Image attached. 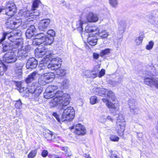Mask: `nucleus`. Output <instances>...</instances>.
<instances>
[{
  "label": "nucleus",
  "instance_id": "1",
  "mask_svg": "<svg viewBox=\"0 0 158 158\" xmlns=\"http://www.w3.org/2000/svg\"><path fill=\"white\" fill-rule=\"evenodd\" d=\"M35 55L37 57H41L43 55L47 54L48 49L44 47L39 46L35 50ZM54 55L51 53L47 54L40 61V71H44L45 68H48L52 70H56L58 75L60 77H63L66 74L65 70L63 69H59L61 63V59L59 57L55 58Z\"/></svg>",
  "mask_w": 158,
  "mask_h": 158
},
{
  "label": "nucleus",
  "instance_id": "2",
  "mask_svg": "<svg viewBox=\"0 0 158 158\" xmlns=\"http://www.w3.org/2000/svg\"><path fill=\"white\" fill-rule=\"evenodd\" d=\"M57 89V87L54 85L49 86L46 88L47 92H51L55 95L54 98L50 102L49 105L52 108L58 106L60 109H63L64 107L69 104L70 96L68 94H64L61 90L56 91Z\"/></svg>",
  "mask_w": 158,
  "mask_h": 158
},
{
  "label": "nucleus",
  "instance_id": "3",
  "mask_svg": "<svg viewBox=\"0 0 158 158\" xmlns=\"http://www.w3.org/2000/svg\"><path fill=\"white\" fill-rule=\"evenodd\" d=\"M125 124L124 117L122 115H119L117 119L115 129L118 135L123 136L125 130Z\"/></svg>",
  "mask_w": 158,
  "mask_h": 158
},
{
  "label": "nucleus",
  "instance_id": "4",
  "mask_svg": "<svg viewBox=\"0 0 158 158\" xmlns=\"http://www.w3.org/2000/svg\"><path fill=\"white\" fill-rule=\"evenodd\" d=\"M55 77V74L52 72H48L41 75L38 79L39 84L44 85L52 81Z\"/></svg>",
  "mask_w": 158,
  "mask_h": 158
},
{
  "label": "nucleus",
  "instance_id": "5",
  "mask_svg": "<svg viewBox=\"0 0 158 158\" xmlns=\"http://www.w3.org/2000/svg\"><path fill=\"white\" fill-rule=\"evenodd\" d=\"M75 112L73 108L70 106L65 109L61 118L62 122L65 121H71L74 117Z\"/></svg>",
  "mask_w": 158,
  "mask_h": 158
},
{
  "label": "nucleus",
  "instance_id": "6",
  "mask_svg": "<svg viewBox=\"0 0 158 158\" xmlns=\"http://www.w3.org/2000/svg\"><path fill=\"white\" fill-rule=\"evenodd\" d=\"M21 19H16L15 18H9L6 23V27L8 28L13 29L20 26L21 24Z\"/></svg>",
  "mask_w": 158,
  "mask_h": 158
},
{
  "label": "nucleus",
  "instance_id": "7",
  "mask_svg": "<svg viewBox=\"0 0 158 158\" xmlns=\"http://www.w3.org/2000/svg\"><path fill=\"white\" fill-rule=\"evenodd\" d=\"M40 15V13L37 10L33 9L31 10V12L29 11H27L26 12L24 13L23 15L25 17L26 20L28 21H32L36 16H38Z\"/></svg>",
  "mask_w": 158,
  "mask_h": 158
},
{
  "label": "nucleus",
  "instance_id": "8",
  "mask_svg": "<svg viewBox=\"0 0 158 158\" xmlns=\"http://www.w3.org/2000/svg\"><path fill=\"white\" fill-rule=\"evenodd\" d=\"M144 83L150 87H155L158 89V81L152 77H146L144 79Z\"/></svg>",
  "mask_w": 158,
  "mask_h": 158
},
{
  "label": "nucleus",
  "instance_id": "9",
  "mask_svg": "<svg viewBox=\"0 0 158 158\" xmlns=\"http://www.w3.org/2000/svg\"><path fill=\"white\" fill-rule=\"evenodd\" d=\"M72 131L78 135H84L86 132L85 127L80 124H74L72 128Z\"/></svg>",
  "mask_w": 158,
  "mask_h": 158
},
{
  "label": "nucleus",
  "instance_id": "10",
  "mask_svg": "<svg viewBox=\"0 0 158 158\" xmlns=\"http://www.w3.org/2000/svg\"><path fill=\"white\" fill-rule=\"evenodd\" d=\"M3 60L6 63H13L17 60V56L13 52L6 53L3 57Z\"/></svg>",
  "mask_w": 158,
  "mask_h": 158
},
{
  "label": "nucleus",
  "instance_id": "11",
  "mask_svg": "<svg viewBox=\"0 0 158 158\" xmlns=\"http://www.w3.org/2000/svg\"><path fill=\"white\" fill-rule=\"evenodd\" d=\"M22 32L20 30H16L8 33V39L10 41L14 42L15 40L19 39V37L21 36Z\"/></svg>",
  "mask_w": 158,
  "mask_h": 158
},
{
  "label": "nucleus",
  "instance_id": "12",
  "mask_svg": "<svg viewBox=\"0 0 158 158\" xmlns=\"http://www.w3.org/2000/svg\"><path fill=\"white\" fill-rule=\"evenodd\" d=\"M6 14L7 15L12 16L16 12V8L13 3L8 2L6 8Z\"/></svg>",
  "mask_w": 158,
  "mask_h": 158
},
{
  "label": "nucleus",
  "instance_id": "13",
  "mask_svg": "<svg viewBox=\"0 0 158 158\" xmlns=\"http://www.w3.org/2000/svg\"><path fill=\"white\" fill-rule=\"evenodd\" d=\"M29 50V46L21 47L20 48L18 49L17 56L18 57H25L27 56Z\"/></svg>",
  "mask_w": 158,
  "mask_h": 158
},
{
  "label": "nucleus",
  "instance_id": "14",
  "mask_svg": "<svg viewBox=\"0 0 158 158\" xmlns=\"http://www.w3.org/2000/svg\"><path fill=\"white\" fill-rule=\"evenodd\" d=\"M99 28L96 26H87L85 29V31L86 33H93V36L94 35L95 36L96 35H98L99 32Z\"/></svg>",
  "mask_w": 158,
  "mask_h": 158
},
{
  "label": "nucleus",
  "instance_id": "15",
  "mask_svg": "<svg viewBox=\"0 0 158 158\" xmlns=\"http://www.w3.org/2000/svg\"><path fill=\"white\" fill-rule=\"evenodd\" d=\"M36 30L34 25H31L27 30L26 35L27 38L30 39L35 35L36 34Z\"/></svg>",
  "mask_w": 158,
  "mask_h": 158
},
{
  "label": "nucleus",
  "instance_id": "16",
  "mask_svg": "<svg viewBox=\"0 0 158 158\" xmlns=\"http://www.w3.org/2000/svg\"><path fill=\"white\" fill-rule=\"evenodd\" d=\"M37 64V60L34 58H31L28 60L26 66L28 69H33L36 68Z\"/></svg>",
  "mask_w": 158,
  "mask_h": 158
},
{
  "label": "nucleus",
  "instance_id": "17",
  "mask_svg": "<svg viewBox=\"0 0 158 158\" xmlns=\"http://www.w3.org/2000/svg\"><path fill=\"white\" fill-rule=\"evenodd\" d=\"M102 100L103 102L106 103V105L108 108L116 110H118L119 105L118 101H116V103H112L111 102H109L107 98H102Z\"/></svg>",
  "mask_w": 158,
  "mask_h": 158
},
{
  "label": "nucleus",
  "instance_id": "18",
  "mask_svg": "<svg viewBox=\"0 0 158 158\" xmlns=\"http://www.w3.org/2000/svg\"><path fill=\"white\" fill-rule=\"evenodd\" d=\"M49 19H46L42 20L40 23L38 27L40 30L44 31L48 27L50 23Z\"/></svg>",
  "mask_w": 158,
  "mask_h": 158
},
{
  "label": "nucleus",
  "instance_id": "19",
  "mask_svg": "<svg viewBox=\"0 0 158 158\" xmlns=\"http://www.w3.org/2000/svg\"><path fill=\"white\" fill-rule=\"evenodd\" d=\"M44 35L43 33H40L37 35V36L38 38L35 39L33 41V43L34 44L39 45L42 44H44Z\"/></svg>",
  "mask_w": 158,
  "mask_h": 158
},
{
  "label": "nucleus",
  "instance_id": "20",
  "mask_svg": "<svg viewBox=\"0 0 158 158\" xmlns=\"http://www.w3.org/2000/svg\"><path fill=\"white\" fill-rule=\"evenodd\" d=\"M86 19L88 22H96L98 20V17L97 15L90 12L87 15Z\"/></svg>",
  "mask_w": 158,
  "mask_h": 158
},
{
  "label": "nucleus",
  "instance_id": "21",
  "mask_svg": "<svg viewBox=\"0 0 158 158\" xmlns=\"http://www.w3.org/2000/svg\"><path fill=\"white\" fill-rule=\"evenodd\" d=\"M82 75L86 77L95 78L97 76V73L93 71L87 70L84 71Z\"/></svg>",
  "mask_w": 158,
  "mask_h": 158
},
{
  "label": "nucleus",
  "instance_id": "22",
  "mask_svg": "<svg viewBox=\"0 0 158 158\" xmlns=\"http://www.w3.org/2000/svg\"><path fill=\"white\" fill-rule=\"evenodd\" d=\"M42 89L40 86L36 87L34 92H33L32 97L33 99L36 101H38L39 99V95L42 92Z\"/></svg>",
  "mask_w": 158,
  "mask_h": 158
},
{
  "label": "nucleus",
  "instance_id": "23",
  "mask_svg": "<svg viewBox=\"0 0 158 158\" xmlns=\"http://www.w3.org/2000/svg\"><path fill=\"white\" fill-rule=\"evenodd\" d=\"M38 75L37 72L34 71L29 75L28 77L26 80V82L27 83H30L37 78Z\"/></svg>",
  "mask_w": 158,
  "mask_h": 158
},
{
  "label": "nucleus",
  "instance_id": "24",
  "mask_svg": "<svg viewBox=\"0 0 158 158\" xmlns=\"http://www.w3.org/2000/svg\"><path fill=\"white\" fill-rule=\"evenodd\" d=\"M93 91L96 94L101 96L105 95L106 92V90L105 89L100 87L94 88L93 89Z\"/></svg>",
  "mask_w": 158,
  "mask_h": 158
},
{
  "label": "nucleus",
  "instance_id": "25",
  "mask_svg": "<svg viewBox=\"0 0 158 158\" xmlns=\"http://www.w3.org/2000/svg\"><path fill=\"white\" fill-rule=\"evenodd\" d=\"M126 26V23L124 21L122 20L119 21L118 29L119 34H122L124 32Z\"/></svg>",
  "mask_w": 158,
  "mask_h": 158
},
{
  "label": "nucleus",
  "instance_id": "26",
  "mask_svg": "<svg viewBox=\"0 0 158 158\" xmlns=\"http://www.w3.org/2000/svg\"><path fill=\"white\" fill-rule=\"evenodd\" d=\"M44 45H50L53 42L54 38L52 37H47L44 35Z\"/></svg>",
  "mask_w": 158,
  "mask_h": 158
},
{
  "label": "nucleus",
  "instance_id": "27",
  "mask_svg": "<svg viewBox=\"0 0 158 158\" xmlns=\"http://www.w3.org/2000/svg\"><path fill=\"white\" fill-rule=\"evenodd\" d=\"M52 132L49 130H47L45 131L44 136L48 140H53L54 139L52 138Z\"/></svg>",
  "mask_w": 158,
  "mask_h": 158
},
{
  "label": "nucleus",
  "instance_id": "28",
  "mask_svg": "<svg viewBox=\"0 0 158 158\" xmlns=\"http://www.w3.org/2000/svg\"><path fill=\"white\" fill-rule=\"evenodd\" d=\"M86 22L87 21H82L81 19H79L76 22V28L80 31H81L83 30L82 27L83 24L86 23Z\"/></svg>",
  "mask_w": 158,
  "mask_h": 158
},
{
  "label": "nucleus",
  "instance_id": "29",
  "mask_svg": "<svg viewBox=\"0 0 158 158\" xmlns=\"http://www.w3.org/2000/svg\"><path fill=\"white\" fill-rule=\"evenodd\" d=\"M129 104L130 109H132V111H133V109H134V108L136 107V100L134 99H130L129 101Z\"/></svg>",
  "mask_w": 158,
  "mask_h": 158
},
{
  "label": "nucleus",
  "instance_id": "30",
  "mask_svg": "<svg viewBox=\"0 0 158 158\" xmlns=\"http://www.w3.org/2000/svg\"><path fill=\"white\" fill-rule=\"evenodd\" d=\"M3 50L5 52L11 50L12 49V44L11 43H6L3 44Z\"/></svg>",
  "mask_w": 158,
  "mask_h": 158
},
{
  "label": "nucleus",
  "instance_id": "31",
  "mask_svg": "<svg viewBox=\"0 0 158 158\" xmlns=\"http://www.w3.org/2000/svg\"><path fill=\"white\" fill-rule=\"evenodd\" d=\"M7 67L0 60V75H3L5 72L6 70Z\"/></svg>",
  "mask_w": 158,
  "mask_h": 158
},
{
  "label": "nucleus",
  "instance_id": "32",
  "mask_svg": "<svg viewBox=\"0 0 158 158\" xmlns=\"http://www.w3.org/2000/svg\"><path fill=\"white\" fill-rule=\"evenodd\" d=\"M62 150L65 152L66 156L70 157L72 155V152L68 147H63L62 148Z\"/></svg>",
  "mask_w": 158,
  "mask_h": 158
},
{
  "label": "nucleus",
  "instance_id": "33",
  "mask_svg": "<svg viewBox=\"0 0 158 158\" xmlns=\"http://www.w3.org/2000/svg\"><path fill=\"white\" fill-rule=\"evenodd\" d=\"M89 44L91 46H94L97 43V40L96 38H90L89 36L88 39Z\"/></svg>",
  "mask_w": 158,
  "mask_h": 158
},
{
  "label": "nucleus",
  "instance_id": "34",
  "mask_svg": "<svg viewBox=\"0 0 158 158\" xmlns=\"http://www.w3.org/2000/svg\"><path fill=\"white\" fill-rule=\"evenodd\" d=\"M54 94L51 93L50 92H47L46 89L45 90V92L44 93V97L47 99H49L52 98L54 97Z\"/></svg>",
  "mask_w": 158,
  "mask_h": 158
},
{
  "label": "nucleus",
  "instance_id": "35",
  "mask_svg": "<svg viewBox=\"0 0 158 158\" xmlns=\"http://www.w3.org/2000/svg\"><path fill=\"white\" fill-rule=\"evenodd\" d=\"M107 96L110 98L113 101H118L116 99L115 97L114 96V93L111 90L108 91Z\"/></svg>",
  "mask_w": 158,
  "mask_h": 158
},
{
  "label": "nucleus",
  "instance_id": "36",
  "mask_svg": "<svg viewBox=\"0 0 158 158\" xmlns=\"http://www.w3.org/2000/svg\"><path fill=\"white\" fill-rule=\"evenodd\" d=\"M98 35H99L100 37L102 38H106L109 35L108 33L106 31L103 30L102 31H99Z\"/></svg>",
  "mask_w": 158,
  "mask_h": 158
},
{
  "label": "nucleus",
  "instance_id": "37",
  "mask_svg": "<svg viewBox=\"0 0 158 158\" xmlns=\"http://www.w3.org/2000/svg\"><path fill=\"white\" fill-rule=\"evenodd\" d=\"M143 37V35H141L139 37H136L135 38V41L137 45H139L142 43Z\"/></svg>",
  "mask_w": 158,
  "mask_h": 158
},
{
  "label": "nucleus",
  "instance_id": "38",
  "mask_svg": "<svg viewBox=\"0 0 158 158\" xmlns=\"http://www.w3.org/2000/svg\"><path fill=\"white\" fill-rule=\"evenodd\" d=\"M98 102L97 97L95 96H93L90 98V103L92 105H94Z\"/></svg>",
  "mask_w": 158,
  "mask_h": 158
},
{
  "label": "nucleus",
  "instance_id": "39",
  "mask_svg": "<svg viewBox=\"0 0 158 158\" xmlns=\"http://www.w3.org/2000/svg\"><path fill=\"white\" fill-rule=\"evenodd\" d=\"M110 49L109 48H107L105 50L102 51L100 52V55L102 57L105 55H108L110 52Z\"/></svg>",
  "mask_w": 158,
  "mask_h": 158
},
{
  "label": "nucleus",
  "instance_id": "40",
  "mask_svg": "<svg viewBox=\"0 0 158 158\" xmlns=\"http://www.w3.org/2000/svg\"><path fill=\"white\" fill-rule=\"evenodd\" d=\"M148 70L150 71V72H148V73H147V74L148 76H151V75H153L154 72H155L154 70L155 69V67L154 66L152 65L151 66H148Z\"/></svg>",
  "mask_w": 158,
  "mask_h": 158
},
{
  "label": "nucleus",
  "instance_id": "41",
  "mask_svg": "<svg viewBox=\"0 0 158 158\" xmlns=\"http://www.w3.org/2000/svg\"><path fill=\"white\" fill-rule=\"evenodd\" d=\"M109 3L111 6L113 7H116L118 5L117 0H109Z\"/></svg>",
  "mask_w": 158,
  "mask_h": 158
},
{
  "label": "nucleus",
  "instance_id": "42",
  "mask_svg": "<svg viewBox=\"0 0 158 158\" xmlns=\"http://www.w3.org/2000/svg\"><path fill=\"white\" fill-rule=\"evenodd\" d=\"M37 154V151L36 150L31 151L28 154V158H34Z\"/></svg>",
  "mask_w": 158,
  "mask_h": 158
},
{
  "label": "nucleus",
  "instance_id": "43",
  "mask_svg": "<svg viewBox=\"0 0 158 158\" xmlns=\"http://www.w3.org/2000/svg\"><path fill=\"white\" fill-rule=\"evenodd\" d=\"M110 139L112 141L118 142L119 140V138L115 135H112L110 136Z\"/></svg>",
  "mask_w": 158,
  "mask_h": 158
},
{
  "label": "nucleus",
  "instance_id": "44",
  "mask_svg": "<svg viewBox=\"0 0 158 158\" xmlns=\"http://www.w3.org/2000/svg\"><path fill=\"white\" fill-rule=\"evenodd\" d=\"M36 87H37V86L35 85L29 86L27 88L28 90L30 93L32 94L35 91Z\"/></svg>",
  "mask_w": 158,
  "mask_h": 158
},
{
  "label": "nucleus",
  "instance_id": "45",
  "mask_svg": "<svg viewBox=\"0 0 158 158\" xmlns=\"http://www.w3.org/2000/svg\"><path fill=\"white\" fill-rule=\"evenodd\" d=\"M61 85L63 88H66L69 85V81L67 79H64L62 82Z\"/></svg>",
  "mask_w": 158,
  "mask_h": 158
},
{
  "label": "nucleus",
  "instance_id": "46",
  "mask_svg": "<svg viewBox=\"0 0 158 158\" xmlns=\"http://www.w3.org/2000/svg\"><path fill=\"white\" fill-rule=\"evenodd\" d=\"M154 43L152 41H150L149 42L148 44L146 46V48L147 50H150L153 48Z\"/></svg>",
  "mask_w": 158,
  "mask_h": 158
},
{
  "label": "nucleus",
  "instance_id": "47",
  "mask_svg": "<svg viewBox=\"0 0 158 158\" xmlns=\"http://www.w3.org/2000/svg\"><path fill=\"white\" fill-rule=\"evenodd\" d=\"M22 103L20 100L16 101L15 103V106L16 107L20 109L22 107Z\"/></svg>",
  "mask_w": 158,
  "mask_h": 158
},
{
  "label": "nucleus",
  "instance_id": "48",
  "mask_svg": "<svg viewBox=\"0 0 158 158\" xmlns=\"http://www.w3.org/2000/svg\"><path fill=\"white\" fill-rule=\"evenodd\" d=\"M48 35H50L49 37H52L55 36V33L54 31L52 30H49L47 32Z\"/></svg>",
  "mask_w": 158,
  "mask_h": 158
},
{
  "label": "nucleus",
  "instance_id": "49",
  "mask_svg": "<svg viewBox=\"0 0 158 158\" xmlns=\"http://www.w3.org/2000/svg\"><path fill=\"white\" fill-rule=\"evenodd\" d=\"M24 65L23 63L22 62L18 63L16 64V67L18 68V70H20V72L21 71V69Z\"/></svg>",
  "mask_w": 158,
  "mask_h": 158
},
{
  "label": "nucleus",
  "instance_id": "50",
  "mask_svg": "<svg viewBox=\"0 0 158 158\" xmlns=\"http://www.w3.org/2000/svg\"><path fill=\"white\" fill-rule=\"evenodd\" d=\"M8 33L6 32L4 33L3 34V37H2L0 40V43H2V42L5 40L6 39V37L7 36L8 37Z\"/></svg>",
  "mask_w": 158,
  "mask_h": 158
},
{
  "label": "nucleus",
  "instance_id": "51",
  "mask_svg": "<svg viewBox=\"0 0 158 158\" xmlns=\"http://www.w3.org/2000/svg\"><path fill=\"white\" fill-rule=\"evenodd\" d=\"M40 1L38 0H35L33 4V8H36L38 6Z\"/></svg>",
  "mask_w": 158,
  "mask_h": 158
},
{
  "label": "nucleus",
  "instance_id": "52",
  "mask_svg": "<svg viewBox=\"0 0 158 158\" xmlns=\"http://www.w3.org/2000/svg\"><path fill=\"white\" fill-rule=\"evenodd\" d=\"M53 115L56 118V120L59 123H60L61 121V118L60 119L59 117V115L57 114L56 113L54 112L53 113Z\"/></svg>",
  "mask_w": 158,
  "mask_h": 158
},
{
  "label": "nucleus",
  "instance_id": "53",
  "mask_svg": "<svg viewBox=\"0 0 158 158\" xmlns=\"http://www.w3.org/2000/svg\"><path fill=\"white\" fill-rule=\"evenodd\" d=\"M109 84L113 86H115L117 85V82L116 81L113 80H109Z\"/></svg>",
  "mask_w": 158,
  "mask_h": 158
},
{
  "label": "nucleus",
  "instance_id": "54",
  "mask_svg": "<svg viewBox=\"0 0 158 158\" xmlns=\"http://www.w3.org/2000/svg\"><path fill=\"white\" fill-rule=\"evenodd\" d=\"M105 70L104 69H102L99 72V74L98 75V77H102V76H104L105 74Z\"/></svg>",
  "mask_w": 158,
  "mask_h": 158
},
{
  "label": "nucleus",
  "instance_id": "55",
  "mask_svg": "<svg viewBox=\"0 0 158 158\" xmlns=\"http://www.w3.org/2000/svg\"><path fill=\"white\" fill-rule=\"evenodd\" d=\"M48 155V152L47 150H44L42 151L41 153V155L42 156L44 157H45Z\"/></svg>",
  "mask_w": 158,
  "mask_h": 158
},
{
  "label": "nucleus",
  "instance_id": "56",
  "mask_svg": "<svg viewBox=\"0 0 158 158\" xmlns=\"http://www.w3.org/2000/svg\"><path fill=\"white\" fill-rule=\"evenodd\" d=\"M132 109H130L131 112L134 114H136L138 113V110L137 109V107L134 108V109H133V111H132Z\"/></svg>",
  "mask_w": 158,
  "mask_h": 158
},
{
  "label": "nucleus",
  "instance_id": "57",
  "mask_svg": "<svg viewBox=\"0 0 158 158\" xmlns=\"http://www.w3.org/2000/svg\"><path fill=\"white\" fill-rule=\"evenodd\" d=\"M143 136V134L142 133H139L137 134V137L139 138V139L141 140L142 139Z\"/></svg>",
  "mask_w": 158,
  "mask_h": 158
},
{
  "label": "nucleus",
  "instance_id": "58",
  "mask_svg": "<svg viewBox=\"0 0 158 158\" xmlns=\"http://www.w3.org/2000/svg\"><path fill=\"white\" fill-rule=\"evenodd\" d=\"M93 57L95 59H98L99 58V55L97 53H93Z\"/></svg>",
  "mask_w": 158,
  "mask_h": 158
},
{
  "label": "nucleus",
  "instance_id": "59",
  "mask_svg": "<svg viewBox=\"0 0 158 158\" xmlns=\"http://www.w3.org/2000/svg\"><path fill=\"white\" fill-rule=\"evenodd\" d=\"M49 158H62L60 156L56 155H52L49 156Z\"/></svg>",
  "mask_w": 158,
  "mask_h": 158
},
{
  "label": "nucleus",
  "instance_id": "60",
  "mask_svg": "<svg viewBox=\"0 0 158 158\" xmlns=\"http://www.w3.org/2000/svg\"><path fill=\"white\" fill-rule=\"evenodd\" d=\"M106 117L105 116H102V117L101 118V121L102 123H103L106 121Z\"/></svg>",
  "mask_w": 158,
  "mask_h": 158
},
{
  "label": "nucleus",
  "instance_id": "61",
  "mask_svg": "<svg viewBox=\"0 0 158 158\" xmlns=\"http://www.w3.org/2000/svg\"><path fill=\"white\" fill-rule=\"evenodd\" d=\"M110 157L111 158H118L117 155L115 154H112Z\"/></svg>",
  "mask_w": 158,
  "mask_h": 158
},
{
  "label": "nucleus",
  "instance_id": "62",
  "mask_svg": "<svg viewBox=\"0 0 158 158\" xmlns=\"http://www.w3.org/2000/svg\"><path fill=\"white\" fill-rule=\"evenodd\" d=\"M106 118L109 120L111 121L112 122H113L114 119L112 118L110 116H108L106 117Z\"/></svg>",
  "mask_w": 158,
  "mask_h": 158
},
{
  "label": "nucleus",
  "instance_id": "63",
  "mask_svg": "<svg viewBox=\"0 0 158 158\" xmlns=\"http://www.w3.org/2000/svg\"><path fill=\"white\" fill-rule=\"evenodd\" d=\"M85 158H91L89 155L86 154L85 155Z\"/></svg>",
  "mask_w": 158,
  "mask_h": 158
},
{
  "label": "nucleus",
  "instance_id": "64",
  "mask_svg": "<svg viewBox=\"0 0 158 158\" xmlns=\"http://www.w3.org/2000/svg\"><path fill=\"white\" fill-rule=\"evenodd\" d=\"M3 10V9L1 8H0V13L2 11V10Z\"/></svg>",
  "mask_w": 158,
  "mask_h": 158
}]
</instances>
